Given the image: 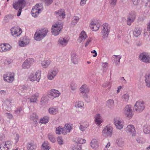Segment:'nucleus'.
I'll return each mask as SVG.
<instances>
[{"instance_id": "9", "label": "nucleus", "mask_w": 150, "mask_h": 150, "mask_svg": "<svg viewBox=\"0 0 150 150\" xmlns=\"http://www.w3.org/2000/svg\"><path fill=\"white\" fill-rule=\"evenodd\" d=\"M113 129L110 125H107L102 130V135L106 137H111L112 134Z\"/></svg>"}, {"instance_id": "64", "label": "nucleus", "mask_w": 150, "mask_h": 150, "mask_svg": "<svg viewBox=\"0 0 150 150\" xmlns=\"http://www.w3.org/2000/svg\"><path fill=\"white\" fill-rule=\"evenodd\" d=\"M117 0H110V4L112 6H114L117 2Z\"/></svg>"}, {"instance_id": "40", "label": "nucleus", "mask_w": 150, "mask_h": 150, "mask_svg": "<svg viewBox=\"0 0 150 150\" xmlns=\"http://www.w3.org/2000/svg\"><path fill=\"white\" fill-rule=\"evenodd\" d=\"M145 78L146 86L147 87L150 88V74H146L145 76Z\"/></svg>"}, {"instance_id": "60", "label": "nucleus", "mask_w": 150, "mask_h": 150, "mask_svg": "<svg viewBox=\"0 0 150 150\" xmlns=\"http://www.w3.org/2000/svg\"><path fill=\"white\" fill-rule=\"evenodd\" d=\"M87 0H81L80 2V5L81 6H84L86 4Z\"/></svg>"}, {"instance_id": "63", "label": "nucleus", "mask_w": 150, "mask_h": 150, "mask_svg": "<svg viewBox=\"0 0 150 150\" xmlns=\"http://www.w3.org/2000/svg\"><path fill=\"white\" fill-rule=\"evenodd\" d=\"M111 144L110 142H108L105 146L103 150H108V149L110 147Z\"/></svg>"}, {"instance_id": "55", "label": "nucleus", "mask_w": 150, "mask_h": 150, "mask_svg": "<svg viewBox=\"0 0 150 150\" xmlns=\"http://www.w3.org/2000/svg\"><path fill=\"white\" fill-rule=\"evenodd\" d=\"M93 39L91 37H89L85 43V47H87L92 42Z\"/></svg>"}, {"instance_id": "54", "label": "nucleus", "mask_w": 150, "mask_h": 150, "mask_svg": "<svg viewBox=\"0 0 150 150\" xmlns=\"http://www.w3.org/2000/svg\"><path fill=\"white\" fill-rule=\"evenodd\" d=\"M102 86L104 88H108L110 89L111 87V84L110 82L107 81L103 83L102 84Z\"/></svg>"}, {"instance_id": "28", "label": "nucleus", "mask_w": 150, "mask_h": 150, "mask_svg": "<svg viewBox=\"0 0 150 150\" xmlns=\"http://www.w3.org/2000/svg\"><path fill=\"white\" fill-rule=\"evenodd\" d=\"M94 118L95 123L98 126L100 125L103 121L101 116L99 114H96Z\"/></svg>"}, {"instance_id": "61", "label": "nucleus", "mask_w": 150, "mask_h": 150, "mask_svg": "<svg viewBox=\"0 0 150 150\" xmlns=\"http://www.w3.org/2000/svg\"><path fill=\"white\" fill-rule=\"evenodd\" d=\"M22 109L21 107H19L18 108L15 110V112L16 113L18 114L22 111Z\"/></svg>"}, {"instance_id": "26", "label": "nucleus", "mask_w": 150, "mask_h": 150, "mask_svg": "<svg viewBox=\"0 0 150 150\" xmlns=\"http://www.w3.org/2000/svg\"><path fill=\"white\" fill-rule=\"evenodd\" d=\"M49 114L52 115H55L59 112V108L57 106H53L50 107L48 109Z\"/></svg>"}, {"instance_id": "15", "label": "nucleus", "mask_w": 150, "mask_h": 150, "mask_svg": "<svg viewBox=\"0 0 150 150\" xmlns=\"http://www.w3.org/2000/svg\"><path fill=\"white\" fill-rule=\"evenodd\" d=\"M139 59L142 62L146 63H150L147 52H143L140 53L139 56Z\"/></svg>"}, {"instance_id": "3", "label": "nucleus", "mask_w": 150, "mask_h": 150, "mask_svg": "<svg viewBox=\"0 0 150 150\" xmlns=\"http://www.w3.org/2000/svg\"><path fill=\"white\" fill-rule=\"evenodd\" d=\"M63 24L60 22H57L52 26L51 33L53 35L57 36L59 35L63 28Z\"/></svg>"}, {"instance_id": "56", "label": "nucleus", "mask_w": 150, "mask_h": 150, "mask_svg": "<svg viewBox=\"0 0 150 150\" xmlns=\"http://www.w3.org/2000/svg\"><path fill=\"white\" fill-rule=\"evenodd\" d=\"M108 64L107 62L102 63V66L104 71H106L107 69Z\"/></svg>"}, {"instance_id": "18", "label": "nucleus", "mask_w": 150, "mask_h": 150, "mask_svg": "<svg viewBox=\"0 0 150 150\" xmlns=\"http://www.w3.org/2000/svg\"><path fill=\"white\" fill-rule=\"evenodd\" d=\"M59 71L57 69H53L49 71L47 75L48 79L52 80L53 79L57 74Z\"/></svg>"}, {"instance_id": "51", "label": "nucleus", "mask_w": 150, "mask_h": 150, "mask_svg": "<svg viewBox=\"0 0 150 150\" xmlns=\"http://www.w3.org/2000/svg\"><path fill=\"white\" fill-rule=\"evenodd\" d=\"M141 33V30L140 29H135L133 31V34L135 37L139 36Z\"/></svg>"}, {"instance_id": "31", "label": "nucleus", "mask_w": 150, "mask_h": 150, "mask_svg": "<svg viewBox=\"0 0 150 150\" xmlns=\"http://www.w3.org/2000/svg\"><path fill=\"white\" fill-rule=\"evenodd\" d=\"M51 61L49 59H45L41 61V64L42 67L46 68L51 64Z\"/></svg>"}, {"instance_id": "34", "label": "nucleus", "mask_w": 150, "mask_h": 150, "mask_svg": "<svg viewBox=\"0 0 150 150\" xmlns=\"http://www.w3.org/2000/svg\"><path fill=\"white\" fill-rule=\"evenodd\" d=\"M71 61L74 64H77L79 62V58L78 55L76 53L72 52L71 54Z\"/></svg>"}, {"instance_id": "39", "label": "nucleus", "mask_w": 150, "mask_h": 150, "mask_svg": "<svg viewBox=\"0 0 150 150\" xmlns=\"http://www.w3.org/2000/svg\"><path fill=\"white\" fill-rule=\"evenodd\" d=\"M74 141L77 143L80 144H85L86 142V140L85 139L80 137L75 138L74 139Z\"/></svg>"}, {"instance_id": "59", "label": "nucleus", "mask_w": 150, "mask_h": 150, "mask_svg": "<svg viewBox=\"0 0 150 150\" xmlns=\"http://www.w3.org/2000/svg\"><path fill=\"white\" fill-rule=\"evenodd\" d=\"M82 149V146L81 145H77L73 148V150H81Z\"/></svg>"}, {"instance_id": "21", "label": "nucleus", "mask_w": 150, "mask_h": 150, "mask_svg": "<svg viewBox=\"0 0 150 150\" xmlns=\"http://www.w3.org/2000/svg\"><path fill=\"white\" fill-rule=\"evenodd\" d=\"M54 15L60 20L64 18L65 16L64 11L62 9L55 11L54 12Z\"/></svg>"}, {"instance_id": "43", "label": "nucleus", "mask_w": 150, "mask_h": 150, "mask_svg": "<svg viewBox=\"0 0 150 150\" xmlns=\"http://www.w3.org/2000/svg\"><path fill=\"white\" fill-rule=\"evenodd\" d=\"M79 17L76 16H74L72 18L71 24L72 25H75L79 22Z\"/></svg>"}, {"instance_id": "52", "label": "nucleus", "mask_w": 150, "mask_h": 150, "mask_svg": "<svg viewBox=\"0 0 150 150\" xmlns=\"http://www.w3.org/2000/svg\"><path fill=\"white\" fill-rule=\"evenodd\" d=\"M77 85L76 82L74 81H72L70 84V88L72 91H75L77 88Z\"/></svg>"}, {"instance_id": "35", "label": "nucleus", "mask_w": 150, "mask_h": 150, "mask_svg": "<svg viewBox=\"0 0 150 150\" xmlns=\"http://www.w3.org/2000/svg\"><path fill=\"white\" fill-rule=\"evenodd\" d=\"M51 146L49 143L47 142H44L41 146L42 150H49Z\"/></svg>"}, {"instance_id": "47", "label": "nucleus", "mask_w": 150, "mask_h": 150, "mask_svg": "<svg viewBox=\"0 0 150 150\" xmlns=\"http://www.w3.org/2000/svg\"><path fill=\"white\" fill-rule=\"evenodd\" d=\"M36 148V145L33 143H30L28 144L27 149L28 150H35Z\"/></svg>"}, {"instance_id": "49", "label": "nucleus", "mask_w": 150, "mask_h": 150, "mask_svg": "<svg viewBox=\"0 0 150 150\" xmlns=\"http://www.w3.org/2000/svg\"><path fill=\"white\" fill-rule=\"evenodd\" d=\"M116 142L118 146L120 147H122L124 144V141L122 138H118L116 140Z\"/></svg>"}, {"instance_id": "57", "label": "nucleus", "mask_w": 150, "mask_h": 150, "mask_svg": "<svg viewBox=\"0 0 150 150\" xmlns=\"http://www.w3.org/2000/svg\"><path fill=\"white\" fill-rule=\"evenodd\" d=\"M19 139V136L18 134H15L14 135V139L16 143H17Z\"/></svg>"}, {"instance_id": "12", "label": "nucleus", "mask_w": 150, "mask_h": 150, "mask_svg": "<svg viewBox=\"0 0 150 150\" xmlns=\"http://www.w3.org/2000/svg\"><path fill=\"white\" fill-rule=\"evenodd\" d=\"M26 2L24 0H17L13 2V8L17 10L19 9H23L25 6Z\"/></svg>"}, {"instance_id": "48", "label": "nucleus", "mask_w": 150, "mask_h": 150, "mask_svg": "<svg viewBox=\"0 0 150 150\" xmlns=\"http://www.w3.org/2000/svg\"><path fill=\"white\" fill-rule=\"evenodd\" d=\"M143 131L144 133L149 134L150 133V127L147 125L143 126Z\"/></svg>"}, {"instance_id": "22", "label": "nucleus", "mask_w": 150, "mask_h": 150, "mask_svg": "<svg viewBox=\"0 0 150 150\" xmlns=\"http://www.w3.org/2000/svg\"><path fill=\"white\" fill-rule=\"evenodd\" d=\"M73 127V124L70 123L65 124L63 127L64 130V134L66 135L70 133Z\"/></svg>"}, {"instance_id": "16", "label": "nucleus", "mask_w": 150, "mask_h": 150, "mask_svg": "<svg viewBox=\"0 0 150 150\" xmlns=\"http://www.w3.org/2000/svg\"><path fill=\"white\" fill-rule=\"evenodd\" d=\"M22 33V31L21 29L18 27H13L11 29V33L14 37L19 36Z\"/></svg>"}, {"instance_id": "14", "label": "nucleus", "mask_w": 150, "mask_h": 150, "mask_svg": "<svg viewBox=\"0 0 150 150\" xmlns=\"http://www.w3.org/2000/svg\"><path fill=\"white\" fill-rule=\"evenodd\" d=\"M48 95L51 99H54L55 98L58 97L61 95V93L58 90L52 89L49 92Z\"/></svg>"}, {"instance_id": "38", "label": "nucleus", "mask_w": 150, "mask_h": 150, "mask_svg": "<svg viewBox=\"0 0 150 150\" xmlns=\"http://www.w3.org/2000/svg\"><path fill=\"white\" fill-rule=\"evenodd\" d=\"M38 117L36 114L33 113L30 115V120L33 121L36 124L37 122V120H38Z\"/></svg>"}, {"instance_id": "53", "label": "nucleus", "mask_w": 150, "mask_h": 150, "mask_svg": "<svg viewBox=\"0 0 150 150\" xmlns=\"http://www.w3.org/2000/svg\"><path fill=\"white\" fill-rule=\"evenodd\" d=\"M57 140L58 144L59 145H63L64 144L63 139L61 136H59L57 137Z\"/></svg>"}, {"instance_id": "29", "label": "nucleus", "mask_w": 150, "mask_h": 150, "mask_svg": "<svg viewBox=\"0 0 150 150\" xmlns=\"http://www.w3.org/2000/svg\"><path fill=\"white\" fill-rule=\"evenodd\" d=\"M11 146V142L7 141L5 143H3L0 145V150H7Z\"/></svg>"}, {"instance_id": "30", "label": "nucleus", "mask_w": 150, "mask_h": 150, "mask_svg": "<svg viewBox=\"0 0 150 150\" xmlns=\"http://www.w3.org/2000/svg\"><path fill=\"white\" fill-rule=\"evenodd\" d=\"M89 126V125L88 122L84 121L80 123L79 127L80 130L81 131L84 132Z\"/></svg>"}, {"instance_id": "23", "label": "nucleus", "mask_w": 150, "mask_h": 150, "mask_svg": "<svg viewBox=\"0 0 150 150\" xmlns=\"http://www.w3.org/2000/svg\"><path fill=\"white\" fill-rule=\"evenodd\" d=\"M114 123L116 128L118 129H122L124 126L123 122L117 118H115L113 120Z\"/></svg>"}, {"instance_id": "7", "label": "nucleus", "mask_w": 150, "mask_h": 150, "mask_svg": "<svg viewBox=\"0 0 150 150\" xmlns=\"http://www.w3.org/2000/svg\"><path fill=\"white\" fill-rule=\"evenodd\" d=\"M144 102L143 101L139 100L135 103L134 108V110L137 113L142 112L145 109Z\"/></svg>"}, {"instance_id": "25", "label": "nucleus", "mask_w": 150, "mask_h": 150, "mask_svg": "<svg viewBox=\"0 0 150 150\" xmlns=\"http://www.w3.org/2000/svg\"><path fill=\"white\" fill-rule=\"evenodd\" d=\"M126 131L131 135L132 136H134L135 133V129L134 126L132 125H128L125 128Z\"/></svg>"}, {"instance_id": "45", "label": "nucleus", "mask_w": 150, "mask_h": 150, "mask_svg": "<svg viewBox=\"0 0 150 150\" xmlns=\"http://www.w3.org/2000/svg\"><path fill=\"white\" fill-rule=\"evenodd\" d=\"M129 98V94L127 93L123 94L121 97L122 100L124 102H128Z\"/></svg>"}, {"instance_id": "37", "label": "nucleus", "mask_w": 150, "mask_h": 150, "mask_svg": "<svg viewBox=\"0 0 150 150\" xmlns=\"http://www.w3.org/2000/svg\"><path fill=\"white\" fill-rule=\"evenodd\" d=\"M114 62L117 65H119L120 64V59L122 56L121 55H114L113 56Z\"/></svg>"}, {"instance_id": "58", "label": "nucleus", "mask_w": 150, "mask_h": 150, "mask_svg": "<svg viewBox=\"0 0 150 150\" xmlns=\"http://www.w3.org/2000/svg\"><path fill=\"white\" fill-rule=\"evenodd\" d=\"M5 116L6 117L9 119H11L13 117V116L11 114L7 113L5 114Z\"/></svg>"}, {"instance_id": "5", "label": "nucleus", "mask_w": 150, "mask_h": 150, "mask_svg": "<svg viewBox=\"0 0 150 150\" xmlns=\"http://www.w3.org/2000/svg\"><path fill=\"white\" fill-rule=\"evenodd\" d=\"M41 71L40 70H37L35 74L34 73H30L28 76V79L30 81L33 82L35 81L39 82L41 78Z\"/></svg>"}, {"instance_id": "11", "label": "nucleus", "mask_w": 150, "mask_h": 150, "mask_svg": "<svg viewBox=\"0 0 150 150\" xmlns=\"http://www.w3.org/2000/svg\"><path fill=\"white\" fill-rule=\"evenodd\" d=\"M15 74L13 72H8L3 75L4 81L8 83H12L14 80Z\"/></svg>"}, {"instance_id": "8", "label": "nucleus", "mask_w": 150, "mask_h": 150, "mask_svg": "<svg viewBox=\"0 0 150 150\" xmlns=\"http://www.w3.org/2000/svg\"><path fill=\"white\" fill-rule=\"evenodd\" d=\"M123 113L128 119L132 118L133 115L132 105H127L124 109Z\"/></svg>"}, {"instance_id": "4", "label": "nucleus", "mask_w": 150, "mask_h": 150, "mask_svg": "<svg viewBox=\"0 0 150 150\" xmlns=\"http://www.w3.org/2000/svg\"><path fill=\"white\" fill-rule=\"evenodd\" d=\"M43 10V6L41 4H37L33 6L31 10L32 16L35 18L37 17Z\"/></svg>"}, {"instance_id": "50", "label": "nucleus", "mask_w": 150, "mask_h": 150, "mask_svg": "<svg viewBox=\"0 0 150 150\" xmlns=\"http://www.w3.org/2000/svg\"><path fill=\"white\" fill-rule=\"evenodd\" d=\"M48 137L49 139L52 142L54 143L56 142V139L52 134L51 133L49 134L48 135Z\"/></svg>"}, {"instance_id": "17", "label": "nucleus", "mask_w": 150, "mask_h": 150, "mask_svg": "<svg viewBox=\"0 0 150 150\" xmlns=\"http://www.w3.org/2000/svg\"><path fill=\"white\" fill-rule=\"evenodd\" d=\"M90 28L93 31H98L99 29L100 26L98 23L95 20L93 19L91 21L89 25Z\"/></svg>"}, {"instance_id": "1", "label": "nucleus", "mask_w": 150, "mask_h": 150, "mask_svg": "<svg viewBox=\"0 0 150 150\" xmlns=\"http://www.w3.org/2000/svg\"><path fill=\"white\" fill-rule=\"evenodd\" d=\"M48 32V29L46 28L37 29L34 35V39L38 41L41 40L47 35Z\"/></svg>"}, {"instance_id": "20", "label": "nucleus", "mask_w": 150, "mask_h": 150, "mask_svg": "<svg viewBox=\"0 0 150 150\" xmlns=\"http://www.w3.org/2000/svg\"><path fill=\"white\" fill-rule=\"evenodd\" d=\"M30 42V40L28 38L24 37L18 41V45L21 47H25L29 44Z\"/></svg>"}, {"instance_id": "24", "label": "nucleus", "mask_w": 150, "mask_h": 150, "mask_svg": "<svg viewBox=\"0 0 150 150\" xmlns=\"http://www.w3.org/2000/svg\"><path fill=\"white\" fill-rule=\"evenodd\" d=\"M136 16V13L134 11H132L130 13L127 20V23L128 25H131L132 23L134 20Z\"/></svg>"}, {"instance_id": "62", "label": "nucleus", "mask_w": 150, "mask_h": 150, "mask_svg": "<svg viewBox=\"0 0 150 150\" xmlns=\"http://www.w3.org/2000/svg\"><path fill=\"white\" fill-rule=\"evenodd\" d=\"M45 4L47 5H50L53 2V0H43Z\"/></svg>"}, {"instance_id": "2", "label": "nucleus", "mask_w": 150, "mask_h": 150, "mask_svg": "<svg viewBox=\"0 0 150 150\" xmlns=\"http://www.w3.org/2000/svg\"><path fill=\"white\" fill-rule=\"evenodd\" d=\"M90 91L88 86L86 84L82 85L79 89V94L81 95L85 100L87 102L89 97L88 94Z\"/></svg>"}, {"instance_id": "10", "label": "nucleus", "mask_w": 150, "mask_h": 150, "mask_svg": "<svg viewBox=\"0 0 150 150\" xmlns=\"http://www.w3.org/2000/svg\"><path fill=\"white\" fill-rule=\"evenodd\" d=\"M69 40L70 38L69 36L60 37L57 41V45L60 47H65L68 44Z\"/></svg>"}, {"instance_id": "46", "label": "nucleus", "mask_w": 150, "mask_h": 150, "mask_svg": "<svg viewBox=\"0 0 150 150\" xmlns=\"http://www.w3.org/2000/svg\"><path fill=\"white\" fill-rule=\"evenodd\" d=\"M4 52L9 51L12 48V47L8 43H4Z\"/></svg>"}, {"instance_id": "19", "label": "nucleus", "mask_w": 150, "mask_h": 150, "mask_svg": "<svg viewBox=\"0 0 150 150\" xmlns=\"http://www.w3.org/2000/svg\"><path fill=\"white\" fill-rule=\"evenodd\" d=\"M88 37L86 33L84 30H83L80 32L77 41L79 43H83Z\"/></svg>"}, {"instance_id": "36", "label": "nucleus", "mask_w": 150, "mask_h": 150, "mask_svg": "<svg viewBox=\"0 0 150 150\" xmlns=\"http://www.w3.org/2000/svg\"><path fill=\"white\" fill-rule=\"evenodd\" d=\"M48 99L47 96H42L40 102V105L42 106L45 105L48 103Z\"/></svg>"}, {"instance_id": "6", "label": "nucleus", "mask_w": 150, "mask_h": 150, "mask_svg": "<svg viewBox=\"0 0 150 150\" xmlns=\"http://www.w3.org/2000/svg\"><path fill=\"white\" fill-rule=\"evenodd\" d=\"M110 30V26L107 23H103L102 26L101 33L104 39L107 38L109 35Z\"/></svg>"}, {"instance_id": "33", "label": "nucleus", "mask_w": 150, "mask_h": 150, "mask_svg": "<svg viewBox=\"0 0 150 150\" xmlns=\"http://www.w3.org/2000/svg\"><path fill=\"white\" fill-rule=\"evenodd\" d=\"M74 106L76 108L83 109L84 108V103L81 100H77L73 103Z\"/></svg>"}, {"instance_id": "32", "label": "nucleus", "mask_w": 150, "mask_h": 150, "mask_svg": "<svg viewBox=\"0 0 150 150\" xmlns=\"http://www.w3.org/2000/svg\"><path fill=\"white\" fill-rule=\"evenodd\" d=\"M40 95L38 93L36 92L31 95L30 99V102L31 103H36L38 101Z\"/></svg>"}, {"instance_id": "42", "label": "nucleus", "mask_w": 150, "mask_h": 150, "mask_svg": "<svg viewBox=\"0 0 150 150\" xmlns=\"http://www.w3.org/2000/svg\"><path fill=\"white\" fill-rule=\"evenodd\" d=\"M107 105L110 108H113L115 105L114 100L112 99H110L107 100Z\"/></svg>"}, {"instance_id": "13", "label": "nucleus", "mask_w": 150, "mask_h": 150, "mask_svg": "<svg viewBox=\"0 0 150 150\" xmlns=\"http://www.w3.org/2000/svg\"><path fill=\"white\" fill-rule=\"evenodd\" d=\"M35 62L34 59L33 58H30L25 60L22 64V68L24 69H29L33 64Z\"/></svg>"}, {"instance_id": "27", "label": "nucleus", "mask_w": 150, "mask_h": 150, "mask_svg": "<svg viewBox=\"0 0 150 150\" xmlns=\"http://www.w3.org/2000/svg\"><path fill=\"white\" fill-rule=\"evenodd\" d=\"M90 146L94 150L97 149L99 146V143L98 140L96 139H93L90 142Z\"/></svg>"}, {"instance_id": "44", "label": "nucleus", "mask_w": 150, "mask_h": 150, "mask_svg": "<svg viewBox=\"0 0 150 150\" xmlns=\"http://www.w3.org/2000/svg\"><path fill=\"white\" fill-rule=\"evenodd\" d=\"M64 131L63 128L62 126H59L56 128L55 133L57 134H64Z\"/></svg>"}, {"instance_id": "41", "label": "nucleus", "mask_w": 150, "mask_h": 150, "mask_svg": "<svg viewBox=\"0 0 150 150\" xmlns=\"http://www.w3.org/2000/svg\"><path fill=\"white\" fill-rule=\"evenodd\" d=\"M49 117L48 116H45L40 119L39 122L41 124H45L48 122Z\"/></svg>"}]
</instances>
